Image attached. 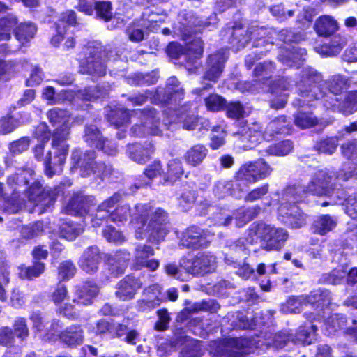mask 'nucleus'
<instances>
[{
  "mask_svg": "<svg viewBox=\"0 0 357 357\" xmlns=\"http://www.w3.org/2000/svg\"><path fill=\"white\" fill-rule=\"evenodd\" d=\"M43 231V222L38 221L32 225L23 227L21 229V235L24 238L30 239L41 235Z\"/></svg>",
  "mask_w": 357,
  "mask_h": 357,
  "instance_id": "5fc2aeb1",
  "label": "nucleus"
},
{
  "mask_svg": "<svg viewBox=\"0 0 357 357\" xmlns=\"http://www.w3.org/2000/svg\"><path fill=\"white\" fill-rule=\"evenodd\" d=\"M273 169L263 159L242 165L236 172L235 178L245 183L253 184L271 175Z\"/></svg>",
  "mask_w": 357,
  "mask_h": 357,
  "instance_id": "1a4fd4ad",
  "label": "nucleus"
},
{
  "mask_svg": "<svg viewBox=\"0 0 357 357\" xmlns=\"http://www.w3.org/2000/svg\"><path fill=\"white\" fill-rule=\"evenodd\" d=\"M213 236L214 233L208 229H203L192 225L183 233L181 244L184 247L192 249L205 248L211 243Z\"/></svg>",
  "mask_w": 357,
  "mask_h": 357,
  "instance_id": "2eb2a0df",
  "label": "nucleus"
},
{
  "mask_svg": "<svg viewBox=\"0 0 357 357\" xmlns=\"http://www.w3.org/2000/svg\"><path fill=\"white\" fill-rule=\"evenodd\" d=\"M59 338L69 347H76L84 342V332L79 325H71L61 331Z\"/></svg>",
  "mask_w": 357,
  "mask_h": 357,
  "instance_id": "bb28decb",
  "label": "nucleus"
},
{
  "mask_svg": "<svg viewBox=\"0 0 357 357\" xmlns=\"http://www.w3.org/2000/svg\"><path fill=\"white\" fill-rule=\"evenodd\" d=\"M85 59L81 62L80 73L91 75L93 79L104 77L107 73L108 52L102 47L89 48Z\"/></svg>",
  "mask_w": 357,
  "mask_h": 357,
  "instance_id": "0eeeda50",
  "label": "nucleus"
},
{
  "mask_svg": "<svg viewBox=\"0 0 357 357\" xmlns=\"http://www.w3.org/2000/svg\"><path fill=\"white\" fill-rule=\"evenodd\" d=\"M288 130L284 116H280L271 121L266 128V132L270 135L274 133H284Z\"/></svg>",
  "mask_w": 357,
  "mask_h": 357,
  "instance_id": "4d7b16f0",
  "label": "nucleus"
},
{
  "mask_svg": "<svg viewBox=\"0 0 357 357\" xmlns=\"http://www.w3.org/2000/svg\"><path fill=\"white\" fill-rule=\"evenodd\" d=\"M47 117L52 126H56L54 132L62 133L66 130L70 134L71 118L68 111L54 108L48 112Z\"/></svg>",
  "mask_w": 357,
  "mask_h": 357,
  "instance_id": "a878e982",
  "label": "nucleus"
},
{
  "mask_svg": "<svg viewBox=\"0 0 357 357\" xmlns=\"http://www.w3.org/2000/svg\"><path fill=\"white\" fill-rule=\"evenodd\" d=\"M346 276L347 269L343 268H337L333 270L329 273L324 275L323 280L328 284L337 285L340 284Z\"/></svg>",
  "mask_w": 357,
  "mask_h": 357,
  "instance_id": "680f3d73",
  "label": "nucleus"
},
{
  "mask_svg": "<svg viewBox=\"0 0 357 357\" xmlns=\"http://www.w3.org/2000/svg\"><path fill=\"white\" fill-rule=\"evenodd\" d=\"M306 300L307 298L304 295L292 296L282 305V310L284 313H300L303 307L308 305Z\"/></svg>",
  "mask_w": 357,
  "mask_h": 357,
  "instance_id": "49530a36",
  "label": "nucleus"
},
{
  "mask_svg": "<svg viewBox=\"0 0 357 357\" xmlns=\"http://www.w3.org/2000/svg\"><path fill=\"white\" fill-rule=\"evenodd\" d=\"M317 328L315 325H311L310 328H306L305 326L300 327L296 335L290 333L291 341L295 343L301 342L310 344L315 336Z\"/></svg>",
  "mask_w": 357,
  "mask_h": 357,
  "instance_id": "79ce46f5",
  "label": "nucleus"
},
{
  "mask_svg": "<svg viewBox=\"0 0 357 357\" xmlns=\"http://www.w3.org/2000/svg\"><path fill=\"white\" fill-rule=\"evenodd\" d=\"M202 355V345L195 340H187L179 357H200Z\"/></svg>",
  "mask_w": 357,
  "mask_h": 357,
  "instance_id": "603ef678",
  "label": "nucleus"
},
{
  "mask_svg": "<svg viewBox=\"0 0 357 357\" xmlns=\"http://www.w3.org/2000/svg\"><path fill=\"white\" fill-rule=\"evenodd\" d=\"M207 109L212 112H218L226 106V100L218 94H211L205 99Z\"/></svg>",
  "mask_w": 357,
  "mask_h": 357,
  "instance_id": "052dcab7",
  "label": "nucleus"
},
{
  "mask_svg": "<svg viewBox=\"0 0 357 357\" xmlns=\"http://www.w3.org/2000/svg\"><path fill=\"white\" fill-rule=\"evenodd\" d=\"M109 85L97 86L96 87L85 88L77 93V96L83 100L91 101L93 100L106 96L109 91Z\"/></svg>",
  "mask_w": 357,
  "mask_h": 357,
  "instance_id": "e433bc0d",
  "label": "nucleus"
},
{
  "mask_svg": "<svg viewBox=\"0 0 357 357\" xmlns=\"http://www.w3.org/2000/svg\"><path fill=\"white\" fill-rule=\"evenodd\" d=\"M69 133L64 130L62 133L54 132L52 147L54 149V157L52 158V152L48 151L45 159V172L49 177L62 170V165L66 161L69 151V146L66 143Z\"/></svg>",
  "mask_w": 357,
  "mask_h": 357,
  "instance_id": "423d86ee",
  "label": "nucleus"
},
{
  "mask_svg": "<svg viewBox=\"0 0 357 357\" xmlns=\"http://www.w3.org/2000/svg\"><path fill=\"white\" fill-rule=\"evenodd\" d=\"M208 149L202 144H196L190 147L184 155V160L189 165L197 167L205 159Z\"/></svg>",
  "mask_w": 357,
  "mask_h": 357,
  "instance_id": "2f4dec72",
  "label": "nucleus"
},
{
  "mask_svg": "<svg viewBox=\"0 0 357 357\" xmlns=\"http://www.w3.org/2000/svg\"><path fill=\"white\" fill-rule=\"evenodd\" d=\"M162 290V288L159 284H153L144 289L142 296L151 301L158 300V305H160L164 301Z\"/></svg>",
  "mask_w": 357,
  "mask_h": 357,
  "instance_id": "6e6d98bb",
  "label": "nucleus"
},
{
  "mask_svg": "<svg viewBox=\"0 0 357 357\" xmlns=\"http://www.w3.org/2000/svg\"><path fill=\"white\" fill-rule=\"evenodd\" d=\"M102 136L99 128L93 124H86L84 127L83 139L91 147L97 148L102 143Z\"/></svg>",
  "mask_w": 357,
  "mask_h": 357,
  "instance_id": "c9c22d12",
  "label": "nucleus"
},
{
  "mask_svg": "<svg viewBox=\"0 0 357 357\" xmlns=\"http://www.w3.org/2000/svg\"><path fill=\"white\" fill-rule=\"evenodd\" d=\"M212 213L211 219L215 225L227 226L231 224L233 217L225 209H218L212 205H208L207 212L204 214Z\"/></svg>",
  "mask_w": 357,
  "mask_h": 357,
  "instance_id": "58836bf2",
  "label": "nucleus"
},
{
  "mask_svg": "<svg viewBox=\"0 0 357 357\" xmlns=\"http://www.w3.org/2000/svg\"><path fill=\"white\" fill-rule=\"evenodd\" d=\"M292 149V142L289 140H284L269 146L266 151L269 155L283 156L289 154Z\"/></svg>",
  "mask_w": 357,
  "mask_h": 357,
  "instance_id": "864d4df0",
  "label": "nucleus"
},
{
  "mask_svg": "<svg viewBox=\"0 0 357 357\" xmlns=\"http://www.w3.org/2000/svg\"><path fill=\"white\" fill-rule=\"evenodd\" d=\"M99 293V287L93 282H86L76 291L77 298L73 300V303L87 305L92 303L93 299Z\"/></svg>",
  "mask_w": 357,
  "mask_h": 357,
  "instance_id": "c85d7f7f",
  "label": "nucleus"
},
{
  "mask_svg": "<svg viewBox=\"0 0 357 357\" xmlns=\"http://www.w3.org/2000/svg\"><path fill=\"white\" fill-rule=\"evenodd\" d=\"M181 266L191 275H202L215 269L216 258L210 253H198L190 259L183 260Z\"/></svg>",
  "mask_w": 357,
  "mask_h": 357,
  "instance_id": "4468645a",
  "label": "nucleus"
},
{
  "mask_svg": "<svg viewBox=\"0 0 357 357\" xmlns=\"http://www.w3.org/2000/svg\"><path fill=\"white\" fill-rule=\"evenodd\" d=\"M153 255L154 250L151 246L146 244H137L134 252L135 266L137 268L145 263L147 259Z\"/></svg>",
  "mask_w": 357,
  "mask_h": 357,
  "instance_id": "8fccbe9b",
  "label": "nucleus"
},
{
  "mask_svg": "<svg viewBox=\"0 0 357 357\" xmlns=\"http://www.w3.org/2000/svg\"><path fill=\"white\" fill-rule=\"evenodd\" d=\"M333 175L325 169L312 173L307 185H291L285 188V195L293 197V200H302L310 194L317 197H331L335 191Z\"/></svg>",
  "mask_w": 357,
  "mask_h": 357,
  "instance_id": "7ed1b4c3",
  "label": "nucleus"
},
{
  "mask_svg": "<svg viewBox=\"0 0 357 357\" xmlns=\"http://www.w3.org/2000/svg\"><path fill=\"white\" fill-rule=\"evenodd\" d=\"M41 185L38 182H33L29 188V198L36 202V207L38 208L39 213H43L50 209L57 199L56 190L50 188L41 191Z\"/></svg>",
  "mask_w": 357,
  "mask_h": 357,
  "instance_id": "f3484780",
  "label": "nucleus"
},
{
  "mask_svg": "<svg viewBox=\"0 0 357 357\" xmlns=\"http://www.w3.org/2000/svg\"><path fill=\"white\" fill-rule=\"evenodd\" d=\"M227 29L231 34L229 43L236 50L244 47L252 36L256 38L260 37L254 42L255 47L263 46L266 42V40L261 38L266 33V29L263 27H252L250 29H246L241 25L236 24L232 27H228Z\"/></svg>",
  "mask_w": 357,
  "mask_h": 357,
  "instance_id": "9d476101",
  "label": "nucleus"
},
{
  "mask_svg": "<svg viewBox=\"0 0 357 357\" xmlns=\"http://www.w3.org/2000/svg\"><path fill=\"white\" fill-rule=\"evenodd\" d=\"M232 181H219L213 186V192L218 199H222L231 194Z\"/></svg>",
  "mask_w": 357,
  "mask_h": 357,
  "instance_id": "0e129e2a",
  "label": "nucleus"
},
{
  "mask_svg": "<svg viewBox=\"0 0 357 357\" xmlns=\"http://www.w3.org/2000/svg\"><path fill=\"white\" fill-rule=\"evenodd\" d=\"M131 216V227L137 239L148 238L150 242L159 243L166 236L168 215L162 208L137 204Z\"/></svg>",
  "mask_w": 357,
  "mask_h": 357,
  "instance_id": "f03ea898",
  "label": "nucleus"
},
{
  "mask_svg": "<svg viewBox=\"0 0 357 357\" xmlns=\"http://www.w3.org/2000/svg\"><path fill=\"white\" fill-rule=\"evenodd\" d=\"M96 203L93 195H87L83 191H77L70 198L65 207V212L70 215L84 216L90 212L91 208Z\"/></svg>",
  "mask_w": 357,
  "mask_h": 357,
  "instance_id": "dca6fc26",
  "label": "nucleus"
},
{
  "mask_svg": "<svg viewBox=\"0 0 357 357\" xmlns=\"http://www.w3.org/2000/svg\"><path fill=\"white\" fill-rule=\"evenodd\" d=\"M130 258V252L125 250H120L113 255H109L107 260L110 274L115 278L122 275L128 266Z\"/></svg>",
  "mask_w": 357,
  "mask_h": 357,
  "instance_id": "5701e85b",
  "label": "nucleus"
},
{
  "mask_svg": "<svg viewBox=\"0 0 357 357\" xmlns=\"http://www.w3.org/2000/svg\"><path fill=\"white\" fill-rule=\"evenodd\" d=\"M103 236L107 241L121 244L126 241L123 234L119 230H116L114 227L108 226L102 231Z\"/></svg>",
  "mask_w": 357,
  "mask_h": 357,
  "instance_id": "69168bd1",
  "label": "nucleus"
},
{
  "mask_svg": "<svg viewBox=\"0 0 357 357\" xmlns=\"http://www.w3.org/2000/svg\"><path fill=\"white\" fill-rule=\"evenodd\" d=\"M336 225L337 221L335 218L328 215H323L314 221L312 229L314 233L323 236L333 230Z\"/></svg>",
  "mask_w": 357,
  "mask_h": 357,
  "instance_id": "72a5a7b5",
  "label": "nucleus"
},
{
  "mask_svg": "<svg viewBox=\"0 0 357 357\" xmlns=\"http://www.w3.org/2000/svg\"><path fill=\"white\" fill-rule=\"evenodd\" d=\"M226 59L227 56L222 51L211 54L208 57V68L204 74V79L216 82L222 72Z\"/></svg>",
  "mask_w": 357,
  "mask_h": 357,
  "instance_id": "393cba45",
  "label": "nucleus"
},
{
  "mask_svg": "<svg viewBox=\"0 0 357 357\" xmlns=\"http://www.w3.org/2000/svg\"><path fill=\"white\" fill-rule=\"evenodd\" d=\"M17 22L16 17L12 14L0 19V42L8 41L10 39V31Z\"/></svg>",
  "mask_w": 357,
  "mask_h": 357,
  "instance_id": "a18cd8bd",
  "label": "nucleus"
},
{
  "mask_svg": "<svg viewBox=\"0 0 357 357\" xmlns=\"http://www.w3.org/2000/svg\"><path fill=\"white\" fill-rule=\"evenodd\" d=\"M314 29L318 35L328 36L338 29V25L337 21L331 15H323L316 20Z\"/></svg>",
  "mask_w": 357,
  "mask_h": 357,
  "instance_id": "7c9ffc66",
  "label": "nucleus"
},
{
  "mask_svg": "<svg viewBox=\"0 0 357 357\" xmlns=\"http://www.w3.org/2000/svg\"><path fill=\"white\" fill-rule=\"evenodd\" d=\"M84 229L81 225L73 222H63L60 226V236L68 241H73Z\"/></svg>",
  "mask_w": 357,
  "mask_h": 357,
  "instance_id": "a19ab883",
  "label": "nucleus"
},
{
  "mask_svg": "<svg viewBox=\"0 0 357 357\" xmlns=\"http://www.w3.org/2000/svg\"><path fill=\"white\" fill-rule=\"evenodd\" d=\"M301 200H293V197L285 195V188L279 198V215L282 221L293 229H299L306 223V215L296 204Z\"/></svg>",
  "mask_w": 357,
  "mask_h": 357,
  "instance_id": "6e6552de",
  "label": "nucleus"
},
{
  "mask_svg": "<svg viewBox=\"0 0 357 357\" xmlns=\"http://www.w3.org/2000/svg\"><path fill=\"white\" fill-rule=\"evenodd\" d=\"M99 293V287L93 282H86L76 291L77 298L73 300V303L87 305L92 303L93 299Z\"/></svg>",
  "mask_w": 357,
  "mask_h": 357,
  "instance_id": "c756f323",
  "label": "nucleus"
},
{
  "mask_svg": "<svg viewBox=\"0 0 357 357\" xmlns=\"http://www.w3.org/2000/svg\"><path fill=\"white\" fill-rule=\"evenodd\" d=\"M102 260L99 248L93 245L86 248L79 260V266L82 270L89 274L95 273Z\"/></svg>",
  "mask_w": 357,
  "mask_h": 357,
  "instance_id": "4be33fe9",
  "label": "nucleus"
},
{
  "mask_svg": "<svg viewBox=\"0 0 357 357\" xmlns=\"http://www.w3.org/2000/svg\"><path fill=\"white\" fill-rule=\"evenodd\" d=\"M288 232L283 228L276 227L263 222H255L248 228V241L257 243L261 240V246L266 250H278L288 238Z\"/></svg>",
  "mask_w": 357,
  "mask_h": 357,
  "instance_id": "20e7f679",
  "label": "nucleus"
},
{
  "mask_svg": "<svg viewBox=\"0 0 357 357\" xmlns=\"http://www.w3.org/2000/svg\"><path fill=\"white\" fill-rule=\"evenodd\" d=\"M45 271V264L43 262H35L33 266L20 267L19 275L22 278L32 280L39 277Z\"/></svg>",
  "mask_w": 357,
  "mask_h": 357,
  "instance_id": "3c124183",
  "label": "nucleus"
},
{
  "mask_svg": "<svg viewBox=\"0 0 357 357\" xmlns=\"http://www.w3.org/2000/svg\"><path fill=\"white\" fill-rule=\"evenodd\" d=\"M140 119V124H135L131 129L132 134L136 137H143L147 135H160L159 113L153 108H146L141 111H133Z\"/></svg>",
  "mask_w": 357,
  "mask_h": 357,
  "instance_id": "9b49d317",
  "label": "nucleus"
},
{
  "mask_svg": "<svg viewBox=\"0 0 357 357\" xmlns=\"http://www.w3.org/2000/svg\"><path fill=\"white\" fill-rule=\"evenodd\" d=\"M248 341L244 338H229L210 344V352L215 357H240L248 353Z\"/></svg>",
  "mask_w": 357,
  "mask_h": 357,
  "instance_id": "f8f14e48",
  "label": "nucleus"
},
{
  "mask_svg": "<svg viewBox=\"0 0 357 357\" xmlns=\"http://www.w3.org/2000/svg\"><path fill=\"white\" fill-rule=\"evenodd\" d=\"M95 151L89 150L82 153L79 149H75L71 153V160L73 167H79L82 177L95 176L100 178L109 176L112 172V167L102 162L95 160Z\"/></svg>",
  "mask_w": 357,
  "mask_h": 357,
  "instance_id": "39448f33",
  "label": "nucleus"
},
{
  "mask_svg": "<svg viewBox=\"0 0 357 357\" xmlns=\"http://www.w3.org/2000/svg\"><path fill=\"white\" fill-rule=\"evenodd\" d=\"M307 304L316 305V307L323 310L331 305L330 292L326 289H317L305 296Z\"/></svg>",
  "mask_w": 357,
  "mask_h": 357,
  "instance_id": "473e14b6",
  "label": "nucleus"
},
{
  "mask_svg": "<svg viewBox=\"0 0 357 357\" xmlns=\"http://www.w3.org/2000/svg\"><path fill=\"white\" fill-rule=\"evenodd\" d=\"M121 196L118 193L114 194L112 197L102 202L97 208L95 217L91 219L93 226H99L102 221L109 220L111 209L119 201Z\"/></svg>",
  "mask_w": 357,
  "mask_h": 357,
  "instance_id": "cd10ccee",
  "label": "nucleus"
},
{
  "mask_svg": "<svg viewBox=\"0 0 357 357\" xmlns=\"http://www.w3.org/2000/svg\"><path fill=\"white\" fill-rule=\"evenodd\" d=\"M183 173L181 161L178 159H172L167 164V171L164 176V181L173 184L181 177Z\"/></svg>",
  "mask_w": 357,
  "mask_h": 357,
  "instance_id": "4c0bfd02",
  "label": "nucleus"
},
{
  "mask_svg": "<svg viewBox=\"0 0 357 357\" xmlns=\"http://www.w3.org/2000/svg\"><path fill=\"white\" fill-rule=\"evenodd\" d=\"M346 43L344 38L335 36L328 45L315 47L316 51L323 56H333L338 54Z\"/></svg>",
  "mask_w": 357,
  "mask_h": 357,
  "instance_id": "f704fd0d",
  "label": "nucleus"
},
{
  "mask_svg": "<svg viewBox=\"0 0 357 357\" xmlns=\"http://www.w3.org/2000/svg\"><path fill=\"white\" fill-rule=\"evenodd\" d=\"M233 136L240 142V146L248 150L254 148L260 142L262 131L257 123H254L250 127H244L241 130L234 132Z\"/></svg>",
  "mask_w": 357,
  "mask_h": 357,
  "instance_id": "412c9836",
  "label": "nucleus"
},
{
  "mask_svg": "<svg viewBox=\"0 0 357 357\" xmlns=\"http://www.w3.org/2000/svg\"><path fill=\"white\" fill-rule=\"evenodd\" d=\"M132 114L127 109L117 108L112 109L107 114L108 121L116 127L125 126L129 122Z\"/></svg>",
  "mask_w": 357,
  "mask_h": 357,
  "instance_id": "ea45409f",
  "label": "nucleus"
},
{
  "mask_svg": "<svg viewBox=\"0 0 357 357\" xmlns=\"http://www.w3.org/2000/svg\"><path fill=\"white\" fill-rule=\"evenodd\" d=\"M178 205L183 211L190 208L196 200V195L188 185L182 186L181 192L177 198Z\"/></svg>",
  "mask_w": 357,
  "mask_h": 357,
  "instance_id": "c03bdc74",
  "label": "nucleus"
},
{
  "mask_svg": "<svg viewBox=\"0 0 357 357\" xmlns=\"http://www.w3.org/2000/svg\"><path fill=\"white\" fill-rule=\"evenodd\" d=\"M351 83L357 84L354 76L347 79L344 76L337 74L324 81L321 74L308 68L302 70L301 80L297 83L296 87L305 101L310 102L314 100H320L324 105L326 97L337 98L336 96L349 88Z\"/></svg>",
  "mask_w": 357,
  "mask_h": 357,
  "instance_id": "f257e3e1",
  "label": "nucleus"
},
{
  "mask_svg": "<svg viewBox=\"0 0 357 357\" xmlns=\"http://www.w3.org/2000/svg\"><path fill=\"white\" fill-rule=\"evenodd\" d=\"M203 42L200 38L195 39L188 45L185 57L190 63H195L202 56Z\"/></svg>",
  "mask_w": 357,
  "mask_h": 357,
  "instance_id": "09e8293b",
  "label": "nucleus"
},
{
  "mask_svg": "<svg viewBox=\"0 0 357 357\" xmlns=\"http://www.w3.org/2000/svg\"><path fill=\"white\" fill-rule=\"evenodd\" d=\"M142 287V283L139 278L132 275H126L119 281L115 287V297L121 301H128L133 299Z\"/></svg>",
  "mask_w": 357,
  "mask_h": 357,
  "instance_id": "6ab92c4d",
  "label": "nucleus"
},
{
  "mask_svg": "<svg viewBox=\"0 0 357 357\" xmlns=\"http://www.w3.org/2000/svg\"><path fill=\"white\" fill-rule=\"evenodd\" d=\"M337 145V137H332L321 139L317 146L319 151L331 155L335 151Z\"/></svg>",
  "mask_w": 357,
  "mask_h": 357,
  "instance_id": "e2e57ef3",
  "label": "nucleus"
},
{
  "mask_svg": "<svg viewBox=\"0 0 357 357\" xmlns=\"http://www.w3.org/2000/svg\"><path fill=\"white\" fill-rule=\"evenodd\" d=\"M324 107L333 112L349 116L357 111V91H349L342 101L338 98L326 97Z\"/></svg>",
  "mask_w": 357,
  "mask_h": 357,
  "instance_id": "a211bd4d",
  "label": "nucleus"
},
{
  "mask_svg": "<svg viewBox=\"0 0 357 357\" xmlns=\"http://www.w3.org/2000/svg\"><path fill=\"white\" fill-rule=\"evenodd\" d=\"M212 131L210 146L215 150L225 144L226 134L220 126L214 128Z\"/></svg>",
  "mask_w": 357,
  "mask_h": 357,
  "instance_id": "774afa93",
  "label": "nucleus"
},
{
  "mask_svg": "<svg viewBox=\"0 0 357 357\" xmlns=\"http://www.w3.org/2000/svg\"><path fill=\"white\" fill-rule=\"evenodd\" d=\"M225 109L227 116L233 119L243 118L245 113L243 105L238 101L228 103Z\"/></svg>",
  "mask_w": 357,
  "mask_h": 357,
  "instance_id": "bf43d9fd",
  "label": "nucleus"
},
{
  "mask_svg": "<svg viewBox=\"0 0 357 357\" xmlns=\"http://www.w3.org/2000/svg\"><path fill=\"white\" fill-rule=\"evenodd\" d=\"M37 31V28L33 23L28 22L20 24L15 31L16 38L22 44L31 40Z\"/></svg>",
  "mask_w": 357,
  "mask_h": 357,
  "instance_id": "37998d69",
  "label": "nucleus"
},
{
  "mask_svg": "<svg viewBox=\"0 0 357 357\" xmlns=\"http://www.w3.org/2000/svg\"><path fill=\"white\" fill-rule=\"evenodd\" d=\"M32 170L22 169L20 174H15L8 178V183L11 187L16 185L17 187L13 189L12 197L6 201L5 210L10 213H17L23 204L24 200L19 198V194L21 192L27 190V185L29 179L28 176H31Z\"/></svg>",
  "mask_w": 357,
  "mask_h": 357,
  "instance_id": "ddd939ff",
  "label": "nucleus"
},
{
  "mask_svg": "<svg viewBox=\"0 0 357 357\" xmlns=\"http://www.w3.org/2000/svg\"><path fill=\"white\" fill-rule=\"evenodd\" d=\"M30 146V139L22 137L9 144L8 149L12 155H17L28 150Z\"/></svg>",
  "mask_w": 357,
  "mask_h": 357,
  "instance_id": "13d9d810",
  "label": "nucleus"
},
{
  "mask_svg": "<svg viewBox=\"0 0 357 357\" xmlns=\"http://www.w3.org/2000/svg\"><path fill=\"white\" fill-rule=\"evenodd\" d=\"M154 151L153 144L148 142H144V144L139 143L129 144L127 150L129 158L139 164L146 162Z\"/></svg>",
  "mask_w": 357,
  "mask_h": 357,
  "instance_id": "b1692460",
  "label": "nucleus"
},
{
  "mask_svg": "<svg viewBox=\"0 0 357 357\" xmlns=\"http://www.w3.org/2000/svg\"><path fill=\"white\" fill-rule=\"evenodd\" d=\"M317 118L310 112L299 111L294 115V123L304 129L317 124Z\"/></svg>",
  "mask_w": 357,
  "mask_h": 357,
  "instance_id": "de8ad7c7",
  "label": "nucleus"
},
{
  "mask_svg": "<svg viewBox=\"0 0 357 357\" xmlns=\"http://www.w3.org/2000/svg\"><path fill=\"white\" fill-rule=\"evenodd\" d=\"M97 15L105 21L112 17V8L110 1H97L95 4Z\"/></svg>",
  "mask_w": 357,
  "mask_h": 357,
  "instance_id": "338daca9",
  "label": "nucleus"
},
{
  "mask_svg": "<svg viewBox=\"0 0 357 357\" xmlns=\"http://www.w3.org/2000/svg\"><path fill=\"white\" fill-rule=\"evenodd\" d=\"M158 102L154 98L153 102H160L165 105H179L183 98V89L176 77H171L167 82L166 88L161 96L159 91H156Z\"/></svg>",
  "mask_w": 357,
  "mask_h": 357,
  "instance_id": "aec40b11",
  "label": "nucleus"
}]
</instances>
